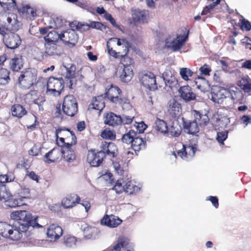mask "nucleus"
Returning <instances> with one entry per match:
<instances>
[{
    "label": "nucleus",
    "instance_id": "6e6d98bb",
    "mask_svg": "<svg viewBox=\"0 0 251 251\" xmlns=\"http://www.w3.org/2000/svg\"><path fill=\"white\" fill-rule=\"evenodd\" d=\"M111 43L110 42L107 41L106 44V47L108 53L115 58H120V55L122 54V51L117 52L114 50L111 46Z\"/></svg>",
    "mask_w": 251,
    "mask_h": 251
},
{
    "label": "nucleus",
    "instance_id": "864d4df0",
    "mask_svg": "<svg viewBox=\"0 0 251 251\" xmlns=\"http://www.w3.org/2000/svg\"><path fill=\"white\" fill-rule=\"evenodd\" d=\"M219 64L221 65L222 70L228 72L229 71L230 68L229 67L230 64V60L226 57H222L221 59L219 60Z\"/></svg>",
    "mask_w": 251,
    "mask_h": 251
},
{
    "label": "nucleus",
    "instance_id": "4c0bfd02",
    "mask_svg": "<svg viewBox=\"0 0 251 251\" xmlns=\"http://www.w3.org/2000/svg\"><path fill=\"white\" fill-rule=\"evenodd\" d=\"M195 120L201 127L207 126L209 123V118L206 114H202L199 112L195 111Z\"/></svg>",
    "mask_w": 251,
    "mask_h": 251
},
{
    "label": "nucleus",
    "instance_id": "5701e85b",
    "mask_svg": "<svg viewBox=\"0 0 251 251\" xmlns=\"http://www.w3.org/2000/svg\"><path fill=\"white\" fill-rule=\"evenodd\" d=\"M131 12L132 18L135 23H145L148 22L149 19L148 10L135 9L132 10Z\"/></svg>",
    "mask_w": 251,
    "mask_h": 251
},
{
    "label": "nucleus",
    "instance_id": "5fc2aeb1",
    "mask_svg": "<svg viewBox=\"0 0 251 251\" xmlns=\"http://www.w3.org/2000/svg\"><path fill=\"white\" fill-rule=\"evenodd\" d=\"M4 5H2V7L5 10H13L16 7V2L15 0H6Z\"/></svg>",
    "mask_w": 251,
    "mask_h": 251
},
{
    "label": "nucleus",
    "instance_id": "72a5a7b5",
    "mask_svg": "<svg viewBox=\"0 0 251 251\" xmlns=\"http://www.w3.org/2000/svg\"><path fill=\"white\" fill-rule=\"evenodd\" d=\"M11 114L13 117L19 119L23 118L27 113L25 107L20 104H14L11 107Z\"/></svg>",
    "mask_w": 251,
    "mask_h": 251
},
{
    "label": "nucleus",
    "instance_id": "09e8293b",
    "mask_svg": "<svg viewBox=\"0 0 251 251\" xmlns=\"http://www.w3.org/2000/svg\"><path fill=\"white\" fill-rule=\"evenodd\" d=\"M76 238L71 235H67L64 237V243L68 247H72L76 244Z\"/></svg>",
    "mask_w": 251,
    "mask_h": 251
},
{
    "label": "nucleus",
    "instance_id": "f704fd0d",
    "mask_svg": "<svg viewBox=\"0 0 251 251\" xmlns=\"http://www.w3.org/2000/svg\"><path fill=\"white\" fill-rule=\"evenodd\" d=\"M129 52V49L127 46H125L122 54L120 56L121 58V63L123 65V67H129L132 68L131 65L133 63V60L127 56Z\"/></svg>",
    "mask_w": 251,
    "mask_h": 251
},
{
    "label": "nucleus",
    "instance_id": "2eb2a0df",
    "mask_svg": "<svg viewBox=\"0 0 251 251\" xmlns=\"http://www.w3.org/2000/svg\"><path fill=\"white\" fill-rule=\"evenodd\" d=\"M121 116L114 112H108L104 114V124L113 128L121 127Z\"/></svg>",
    "mask_w": 251,
    "mask_h": 251
},
{
    "label": "nucleus",
    "instance_id": "69168bd1",
    "mask_svg": "<svg viewBox=\"0 0 251 251\" xmlns=\"http://www.w3.org/2000/svg\"><path fill=\"white\" fill-rule=\"evenodd\" d=\"M169 132H170V134L174 137H178L181 133V129L180 126L178 127H174V126H172L170 129H169Z\"/></svg>",
    "mask_w": 251,
    "mask_h": 251
},
{
    "label": "nucleus",
    "instance_id": "ea45409f",
    "mask_svg": "<svg viewBox=\"0 0 251 251\" xmlns=\"http://www.w3.org/2000/svg\"><path fill=\"white\" fill-rule=\"evenodd\" d=\"M44 39L48 43H55L59 39L61 40V34H59L55 30H52L49 32L48 34L45 36Z\"/></svg>",
    "mask_w": 251,
    "mask_h": 251
},
{
    "label": "nucleus",
    "instance_id": "a211bd4d",
    "mask_svg": "<svg viewBox=\"0 0 251 251\" xmlns=\"http://www.w3.org/2000/svg\"><path fill=\"white\" fill-rule=\"evenodd\" d=\"M74 145L65 144L61 146V152L64 161L68 163H73L76 160V153L72 148Z\"/></svg>",
    "mask_w": 251,
    "mask_h": 251
},
{
    "label": "nucleus",
    "instance_id": "79ce46f5",
    "mask_svg": "<svg viewBox=\"0 0 251 251\" xmlns=\"http://www.w3.org/2000/svg\"><path fill=\"white\" fill-rule=\"evenodd\" d=\"M240 86L245 92L251 94V79L249 76L243 77L240 80Z\"/></svg>",
    "mask_w": 251,
    "mask_h": 251
},
{
    "label": "nucleus",
    "instance_id": "c756f323",
    "mask_svg": "<svg viewBox=\"0 0 251 251\" xmlns=\"http://www.w3.org/2000/svg\"><path fill=\"white\" fill-rule=\"evenodd\" d=\"M146 146V141L143 138L136 136L131 143V147L134 151L136 155H137V152H139L142 150L145 149Z\"/></svg>",
    "mask_w": 251,
    "mask_h": 251
},
{
    "label": "nucleus",
    "instance_id": "2f4dec72",
    "mask_svg": "<svg viewBox=\"0 0 251 251\" xmlns=\"http://www.w3.org/2000/svg\"><path fill=\"white\" fill-rule=\"evenodd\" d=\"M228 92L234 102L242 103L244 95L241 90L236 87H233L230 88Z\"/></svg>",
    "mask_w": 251,
    "mask_h": 251
},
{
    "label": "nucleus",
    "instance_id": "e433bc0d",
    "mask_svg": "<svg viewBox=\"0 0 251 251\" xmlns=\"http://www.w3.org/2000/svg\"><path fill=\"white\" fill-rule=\"evenodd\" d=\"M13 18L8 17L7 18V22L8 23V26L12 31H17L21 28L22 24L17 19L16 15H13Z\"/></svg>",
    "mask_w": 251,
    "mask_h": 251
},
{
    "label": "nucleus",
    "instance_id": "ddd939ff",
    "mask_svg": "<svg viewBox=\"0 0 251 251\" xmlns=\"http://www.w3.org/2000/svg\"><path fill=\"white\" fill-rule=\"evenodd\" d=\"M74 28L64 31L61 34V40L70 48L74 47L77 42L78 37Z\"/></svg>",
    "mask_w": 251,
    "mask_h": 251
},
{
    "label": "nucleus",
    "instance_id": "58836bf2",
    "mask_svg": "<svg viewBox=\"0 0 251 251\" xmlns=\"http://www.w3.org/2000/svg\"><path fill=\"white\" fill-rule=\"evenodd\" d=\"M154 128L158 132L163 134H166L169 132V128L167 123L159 118H157L154 124Z\"/></svg>",
    "mask_w": 251,
    "mask_h": 251
},
{
    "label": "nucleus",
    "instance_id": "bb28decb",
    "mask_svg": "<svg viewBox=\"0 0 251 251\" xmlns=\"http://www.w3.org/2000/svg\"><path fill=\"white\" fill-rule=\"evenodd\" d=\"M122 223V220L113 215H105L101 220V225L110 227H115Z\"/></svg>",
    "mask_w": 251,
    "mask_h": 251
},
{
    "label": "nucleus",
    "instance_id": "3c124183",
    "mask_svg": "<svg viewBox=\"0 0 251 251\" xmlns=\"http://www.w3.org/2000/svg\"><path fill=\"white\" fill-rule=\"evenodd\" d=\"M193 74V72L187 68H183L180 70V75L182 78L186 81L188 80L189 77L192 76Z\"/></svg>",
    "mask_w": 251,
    "mask_h": 251
},
{
    "label": "nucleus",
    "instance_id": "8fccbe9b",
    "mask_svg": "<svg viewBox=\"0 0 251 251\" xmlns=\"http://www.w3.org/2000/svg\"><path fill=\"white\" fill-rule=\"evenodd\" d=\"M195 82L197 88L201 91H204L205 89V86L207 84V82L204 78L200 77L196 78Z\"/></svg>",
    "mask_w": 251,
    "mask_h": 251
},
{
    "label": "nucleus",
    "instance_id": "c85d7f7f",
    "mask_svg": "<svg viewBox=\"0 0 251 251\" xmlns=\"http://www.w3.org/2000/svg\"><path fill=\"white\" fill-rule=\"evenodd\" d=\"M61 153V151L59 149L54 148L45 155L44 161L47 163L54 162L59 159Z\"/></svg>",
    "mask_w": 251,
    "mask_h": 251
},
{
    "label": "nucleus",
    "instance_id": "f257e3e1",
    "mask_svg": "<svg viewBox=\"0 0 251 251\" xmlns=\"http://www.w3.org/2000/svg\"><path fill=\"white\" fill-rule=\"evenodd\" d=\"M122 90L117 86L111 85L108 89L105 90V97L111 102L120 106L123 109H128L131 107L130 100L127 97L124 96Z\"/></svg>",
    "mask_w": 251,
    "mask_h": 251
},
{
    "label": "nucleus",
    "instance_id": "603ef678",
    "mask_svg": "<svg viewBox=\"0 0 251 251\" xmlns=\"http://www.w3.org/2000/svg\"><path fill=\"white\" fill-rule=\"evenodd\" d=\"M219 4V0H216L215 1H214L208 5H207L204 7L201 13V15H205L211 12V10L214 9L216 6H217Z\"/></svg>",
    "mask_w": 251,
    "mask_h": 251
},
{
    "label": "nucleus",
    "instance_id": "f8f14e48",
    "mask_svg": "<svg viewBox=\"0 0 251 251\" xmlns=\"http://www.w3.org/2000/svg\"><path fill=\"white\" fill-rule=\"evenodd\" d=\"M189 33V31L188 30L186 34L177 36L176 39L171 42L167 40L165 42L166 47L171 49L174 52L179 51L187 41Z\"/></svg>",
    "mask_w": 251,
    "mask_h": 251
},
{
    "label": "nucleus",
    "instance_id": "39448f33",
    "mask_svg": "<svg viewBox=\"0 0 251 251\" xmlns=\"http://www.w3.org/2000/svg\"><path fill=\"white\" fill-rule=\"evenodd\" d=\"M64 87V81L62 78L50 77L47 84V93L53 96H59Z\"/></svg>",
    "mask_w": 251,
    "mask_h": 251
},
{
    "label": "nucleus",
    "instance_id": "b1692460",
    "mask_svg": "<svg viewBox=\"0 0 251 251\" xmlns=\"http://www.w3.org/2000/svg\"><path fill=\"white\" fill-rule=\"evenodd\" d=\"M21 16L27 20L33 21L37 17V10L29 5L23 6L18 9Z\"/></svg>",
    "mask_w": 251,
    "mask_h": 251
},
{
    "label": "nucleus",
    "instance_id": "473e14b6",
    "mask_svg": "<svg viewBox=\"0 0 251 251\" xmlns=\"http://www.w3.org/2000/svg\"><path fill=\"white\" fill-rule=\"evenodd\" d=\"M183 125L184 131L189 134L195 135L199 131L198 124L195 120L193 121L184 122Z\"/></svg>",
    "mask_w": 251,
    "mask_h": 251
},
{
    "label": "nucleus",
    "instance_id": "423d86ee",
    "mask_svg": "<svg viewBox=\"0 0 251 251\" xmlns=\"http://www.w3.org/2000/svg\"><path fill=\"white\" fill-rule=\"evenodd\" d=\"M55 137L57 142L59 140L62 145L65 144L75 145L77 142L76 137L74 132L68 129L58 128L55 131Z\"/></svg>",
    "mask_w": 251,
    "mask_h": 251
},
{
    "label": "nucleus",
    "instance_id": "4d7b16f0",
    "mask_svg": "<svg viewBox=\"0 0 251 251\" xmlns=\"http://www.w3.org/2000/svg\"><path fill=\"white\" fill-rule=\"evenodd\" d=\"M19 196L23 201V199H28L30 198V189L24 187L21 188L18 193Z\"/></svg>",
    "mask_w": 251,
    "mask_h": 251
},
{
    "label": "nucleus",
    "instance_id": "0eeeda50",
    "mask_svg": "<svg viewBox=\"0 0 251 251\" xmlns=\"http://www.w3.org/2000/svg\"><path fill=\"white\" fill-rule=\"evenodd\" d=\"M63 113L69 116L73 117L77 112L78 104L75 98L72 95L66 96L62 103Z\"/></svg>",
    "mask_w": 251,
    "mask_h": 251
},
{
    "label": "nucleus",
    "instance_id": "6ab92c4d",
    "mask_svg": "<svg viewBox=\"0 0 251 251\" xmlns=\"http://www.w3.org/2000/svg\"><path fill=\"white\" fill-rule=\"evenodd\" d=\"M100 151L105 155L110 157H116L118 154V149L116 145L112 142H102L100 145Z\"/></svg>",
    "mask_w": 251,
    "mask_h": 251
},
{
    "label": "nucleus",
    "instance_id": "c03bdc74",
    "mask_svg": "<svg viewBox=\"0 0 251 251\" xmlns=\"http://www.w3.org/2000/svg\"><path fill=\"white\" fill-rule=\"evenodd\" d=\"M137 135V132L132 129L130 130L128 132L123 135L122 141L123 143L127 144H131L135 137Z\"/></svg>",
    "mask_w": 251,
    "mask_h": 251
},
{
    "label": "nucleus",
    "instance_id": "f3484780",
    "mask_svg": "<svg viewBox=\"0 0 251 251\" xmlns=\"http://www.w3.org/2000/svg\"><path fill=\"white\" fill-rule=\"evenodd\" d=\"M197 148L196 144L183 145L182 148L176 151V154L182 159L188 160L194 156L197 151Z\"/></svg>",
    "mask_w": 251,
    "mask_h": 251
},
{
    "label": "nucleus",
    "instance_id": "6e6552de",
    "mask_svg": "<svg viewBox=\"0 0 251 251\" xmlns=\"http://www.w3.org/2000/svg\"><path fill=\"white\" fill-rule=\"evenodd\" d=\"M2 34L3 42L5 46L9 49H15L18 48L21 44V39L20 36L15 33V31H10L6 32L4 28H2Z\"/></svg>",
    "mask_w": 251,
    "mask_h": 251
},
{
    "label": "nucleus",
    "instance_id": "a18cd8bd",
    "mask_svg": "<svg viewBox=\"0 0 251 251\" xmlns=\"http://www.w3.org/2000/svg\"><path fill=\"white\" fill-rule=\"evenodd\" d=\"M100 136L104 139L114 140L116 139V133L109 128H106L100 133Z\"/></svg>",
    "mask_w": 251,
    "mask_h": 251
},
{
    "label": "nucleus",
    "instance_id": "0e129e2a",
    "mask_svg": "<svg viewBox=\"0 0 251 251\" xmlns=\"http://www.w3.org/2000/svg\"><path fill=\"white\" fill-rule=\"evenodd\" d=\"M134 126L137 129V132H138L139 133H143L147 127V126L143 121L135 122Z\"/></svg>",
    "mask_w": 251,
    "mask_h": 251
},
{
    "label": "nucleus",
    "instance_id": "cd10ccee",
    "mask_svg": "<svg viewBox=\"0 0 251 251\" xmlns=\"http://www.w3.org/2000/svg\"><path fill=\"white\" fill-rule=\"evenodd\" d=\"M104 107V97L102 95H100L93 98L89 105L88 109H95L101 111Z\"/></svg>",
    "mask_w": 251,
    "mask_h": 251
},
{
    "label": "nucleus",
    "instance_id": "37998d69",
    "mask_svg": "<svg viewBox=\"0 0 251 251\" xmlns=\"http://www.w3.org/2000/svg\"><path fill=\"white\" fill-rule=\"evenodd\" d=\"M140 188L134 185L131 181H128L125 184L124 192L128 194H135L140 191Z\"/></svg>",
    "mask_w": 251,
    "mask_h": 251
},
{
    "label": "nucleus",
    "instance_id": "f03ea898",
    "mask_svg": "<svg viewBox=\"0 0 251 251\" xmlns=\"http://www.w3.org/2000/svg\"><path fill=\"white\" fill-rule=\"evenodd\" d=\"M11 219L18 221V225L16 226L17 230L22 232H26L29 226H33L34 221L31 214L26 210H20L12 212L10 214Z\"/></svg>",
    "mask_w": 251,
    "mask_h": 251
},
{
    "label": "nucleus",
    "instance_id": "412c9836",
    "mask_svg": "<svg viewBox=\"0 0 251 251\" xmlns=\"http://www.w3.org/2000/svg\"><path fill=\"white\" fill-rule=\"evenodd\" d=\"M63 232V229L60 226L53 224L47 228V235L50 241H56L62 235Z\"/></svg>",
    "mask_w": 251,
    "mask_h": 251
},
{
    "label": "nucleus",
    "instance_id": "4468645a",
    "mask_svg": "<svg viewBox=\"0 0 251 251\" xmlns=\"http://www.w3.org/2000/svg\"><path fill=\"white\" fill-rule=\"evenodd\" d=\"M211 100L217 103H221L229 95L228 90L221 86H214L211 89Z\"/></svg>",
    "mask_w": 251,
    "mask_h": 251
},
{
    "label": "nucleus",
    "instance_id": "9d476101",
    "mask_svg": "<svg viewBox=\"0 0 251 251\" xmlns=\"http://www.w3.org/2000/svg\"><path fill=\"white\" fill-rule=\"evenodd\" d=\"M70 27L78 29L81 31H87L90 28H95L102 30L105 29L106 26L99 22L90 21L89 24L74 21L70 23Z\"/></svg>",
    "mask_w": 251,
    "mask_h": 251
},
{
    "label": "nucleus",
    "instance_id": "13d9d810",
    "mask_svg": "<svg viewBox=\"0 0 251 251\" xmlns=\"http://www.w3.org/2000/svg\"><path fill=\"white\" fill-rule=\"evenodd\" d=\"M134 118V116H131L129 115H126L125 114H123L121 116V127L122 126H125L126 125H130L133 122V120Z\"/></svg>",
    "mask_w": 251,
    "mask_h": 251
},
{
    "label": "nucleus",
    "instance_id": "4be33fe9",
    "mask_svg": "<svg viewBox=\"0 0 251 251\" xmlns=\"http://www.w3.org/2000/svg\"><path fill=\"white\" fill-rule=\"evenodd\" d=\"M179 96L184 101L193 100L196 98V95L193 89L189 85L180 87L178 90Z\"/></svg>",
    "mask_w": 251,
    "mask_h": 251
},
{
    "label": "nucleus",
    "instance_id": "338daca9",
    "mask_svg": "<svg viewBox=\"0 0 251 251\" xmlns=\"http://www.w3.org/2000/svg\"><path fill=\"white\" fill-rule=\"evenodd\" d=\"M201 74L205 75H209V73L211 71V68L209 65L204 64L200 68Z\"/></svg>",
    "mask_w": 251,
    "mask_h": 251
},
{
    "label": "nucleus",
    "instance_id": "774afa93",
    "mask_svg": "<svg viewBox=\"0 0 251 251\" xmlns=\"http://www.w3.org/2000/svg\"><path fill=\"white\" fill-rule=\"evenodd\" d=\"M75 80V78H70L67 77V76L65 75V79L64 80V84H66V86L68 87L70 89L73 88V85Z\"/></svg>",
    "mask_w": 251,
    "mask_h": 251
},
{
    "label": "nucleus",
    "instance_id": "49530a36",
    "mask_svg": "<svg viewBox=\"0 0 251 251\" xmlns=\"http://www.w3.org/2000/svg\"><path fill=\"white\" fill-rule=\"evenodd\" d=\"M166 86L169 87L171 90L174 88H177L178 86L177 79L174 76H171L168 79H165Z\"/></svg>",
    "mask_w": 251,
    "mask_h": 251
},
{
    "label": "nucleus",
    "instance_id": "aec40b11",
    "mask_svg": "<svg viewBox=\"0 0 251 251\" xmlns=\"http://www.w3.org/2000/svg\"><path fill=\"white\" fill-rule=\"evenodd\" d=\"M181 105L175 98L170 99L167 103V111L173 118L178 117L181 113Z\"/></svg>",
    "mask_w": 251,
    "mask_h": 251
},
{
    "label": "nucleus",
    "instance_id": "a19ab883",
    "mask_svg": "<svg viewBox=\"0 0 251 251\" xmlns=\"http://www.w3.org/2000/svg\"><path fill=\"white\" fill-rule=\"evenodd\" d=\"M10 71L7 69H0V85H4L8 83L10 80Z\"/></svg>",
    "mask_w": 251,
    "mask_h": 251
},
{
    "label": "nucleus",
    "instance_id": "de8ad7c7",
    "mask_svg": "<svg viewBox=\"0 0 251 251\" xmlns=\"http://www.w3.org/2000/svg\"><path fill=\"white\" fill-rule=\"evenodd\" d=\"M125 181L123 179H118L116 182L115 185L112 188V190L115 191L117 194H121L125 191Z\"/></svg>",
    "mask_w": 251,
    "mask_h": 251
},
{
    "label": "nucleus",
    "instance_id": "7c9ffc66",
    "mask_svg": "<svg viewBox=\"0 0 251 251\" xmlns=\"http://www.w3.org/2000/svg\"><path fill=\"white\" fill-rule=\"evenodd\" d=\"M62 47L55 43H48L46 48V53L50 56H59L62 53Z\"/></svg>",
    "mask_w": 251,
    "mask_h": 251
},
{
    "label": "nucleus",
    "instance_id": "7ed1b4c3",
    "mask_svg": "<svg viewBox=\"0 0 251 251\" xmlns=\"http://www.w3.org/2000/svg\"><path fill=\"white\" fill-rule=\"evenodd\" d=\"M37 71L28 68L22 71L18 78V83L21 87L28 89L37 84Z\"/></svg>",
    "mask_w": 251,
    "mask_h": 251
},
{
    "label": "nucleus",
    "instance_id": "393cba45",
    "mask_svg": "<svg viewBox=\"0 0 251 251\" xmlns=\"http://www.w3.org/2000/svg\"><path fill=\"white\" fill-rule=\"evenodd\" d=\"M80 201V197L75 194H71L67 196L62 201L63 206L66 208H72L79 203Z\"/></svg>",
    "mask_w": 251,
    "mask_h": 251
},
{
    "label": "nucleus",
    "instance_id": "dca6fc26",
    "mask_svg": "<svg viewBox=\"0 0 251 251\" xmlns=\"http://www.w3.org/2000/svg\"><path fill=\"white\" fill-rule=\"evenodd\" d=\"M2 200L5 201V205L10 207H16L23 204L21 199L13 198L11 194L7 191L0 192V201Z\"/></svg>",
    "mask_w": 251,
    "mask_h": 251
},
{
    "label": "nucleus",
    "instance_id": "9b49d317",
    "mask_svg": "<svg viewBox=\"0 0 251 251\" xmlns=\"http://www.w3.org/2000/svg\"><path fill=\"white\" fill-rule=\"evenodd\" d=\"M105 158L103 152L96 149L88 150L87 155V162L93 167L100 166Z\"/></svg>",
    "mask_w": 251,
    "mask_h": 251
},
{
    "label": "nucleus",
    "instance_id": "e2e57ef3",
    "mask_svg": "<svg viewBox=\"0 0 251 251\" xmlns=\"http://www.w3.org/2000/svg\"><path fill=\"white\" fill-rule=\"evenodd\" d=\"M240 26L241 29L250 31L251 30V25L250 23L245 19H240L239 20Z\"/></svg>",
    "mask_w": 251,
    "mask_h": 251
},
{
    "label": "nucleus",
    "instance_id": "bf43d9fd",
    "mask_svg": "<svg viewBox=\"0 0 251 251\" xmlns=\"http://www.w3.org/2000/svg\"><path fill=\"white\" fill-rule=\"evenodd\" d=\"M109 42H110V43H116L118 46H123V48L125 49V46H127L128 47V42L126 41V39H121L117 38H110L109 41Z\"/></svg>",
    "mask_w": 251,
    "mask_h": 251
},
{
    "label": "nucleus",
    "instance_id": "1a4fd4ad",
    "mask_svg": "<svg viewBox=\"0 0 251 251\" xmlns=\"http://www.w3.org/2000/svg\"><path fill=\"white\" fill-rule=\"evenodd\" d=\"M0 235L5 238H10L12 240L17 241L22 237V234L17 228L5 222H0Z\"/></svg>",
    "mask_w": 251,
    "mask_h": 251
},
{
    "label": "nucleus",
    "instance_id": "680f3d73",
    "mask_svg": "<svg viewBox=\"0 0 251 251\" xmlns=\"http://www.w3.org/2000/svg\"><path fill=\"white\" fill-rule=\"evenodd\" d=\"M76 71V67L74 64H72L69 68L67 69L66 76L70 78H75V75Z\"/></svg>",
    "mask_w": 251,
    "mask_h": 251
},
{
    "label": "nucleus",
    "instance_id": "052dcab7",
    "mask_svg": "<svg viewBox=\"0 0 251 251\" xmlns=\"http://www.w3.org/2000/svg\"><path fill=\"white\" fill-rule=\"evenodd\" d=\"M227 131L217 132L216 139L219 143L224 144V141L227 138Z\"/></svg>",
    "mask_w": 251,
    "mask_h": 251
},
{
    "label": "nucleus",
    "instance_id": "c9c22d12",
    "mask_svg": "<svg viewBox=\"0 0 251 251\" xmlns=\"http://www.w3.org/2000/svg\"><path fill=\"white\" fill-rule=\"evenodd\" d=\"M133 76V71L132 68L129 67H123L120 74L121 80L124 82H129Z\"/></svg>",
    "mask_w": 251,
    "mask_h": 251
},
{
    "label": "nucleus",
    "instance_id": "20e7f679",
    "mask_svg": "<svg viewBox=\"0 0 251 251\" xmlns=\"http://www.w3.org/2000/svg\"><path fill=\"white\" fill-rule=\"evenodd\" d=\"M139 79L141 84L151 91L157 89L156 75L151 72L145 70L139 73Z\"/></svg>",
    "mask_w": 251,
    "mask_h": 251
},
{
    "label": "nucleus",
    "instance_id": "a878e982",
    "mask_svg": "<svg viewBox=\"0 0 251 251\" xmlns=\"http://www.w3.org/2000/svg\"><path fill=\"white\" fill-rule=\"evenodd\" d=\"M24 65L23 56L20 54H15L14 57L11 59L9 63V67L13 72H18L20 70Z\"/></svg>",
    "mask_w": 251,
    "mask_h": 251
}]
</instances>
